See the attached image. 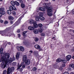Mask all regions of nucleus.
I'll return each mask as SVG.
<instances>
[{
	"instance_id": "1",
	"label": "nucleus",
	"mask_w": 74,
	"mask_h": 74,
	"mask_svg": "<svg viewBox=\"0 0 74 74\" xmlns=\"http://www.w3.org/2000/svg\"><path fill=\"white\" fill-rule=\"evenodd\" d=\"M10 58V54L8 53H5L3 56L1 57V60L3 62L1 64V67L2 68L4 69L6 65L8 64L9 63H11L12 62V58Z\"/></svg>"
},
{
	"instance_id": "2",
	"label": "nucleus",
	"mask_w": 74,
	"mask_h": 74,
	"mask_svg": "<svg viewBox=\"0 0 74 74\" xmlns=\"http://www.w3.org/2000/svg\"><path fill=\"white\" fill-rule=\"evenodd\" d=\"M48 9L47 10V12L48 13H47V14L48 16H52V13H50L51 12H52V8L50 7H48Z\"/></svg>"
},
{
	"instance_id": "3",
	"label": "nucleus",
	"mask_w": 74,
	"mask_h": 74,
	"mask_svg": "<svg viewBox=\"0 0 74 74\" xmlns=\"http://www.w3.org/2000/svg\"><path fill=\"white\" fill-rule=\"evenodd\" d=\"M7 29H5V33H4V34H5V33H6V34H7V36H8L10 35L11 36V35H12V36H15V35L13 33H12V32H7Z\"/></svg>"
},
{
	"instance_id": "4",
	"label": "nucleus",
	"mask_w": 74,
	"mask_h": 74,
	"mask_svg": "<svg viewBox=\"0 0 74 74\" xmlns=\"http://www.w3.org/2000/svg\"><path fill=\"white\" fill-rule=\"evenodd\" d=\"M14 70V67H12L10 68H8V69L7 74H10Z\"/></svg>"
},
{
	"instance_id": "5",
	"label": "nucleus",
	"mask_w": 74,
	"mask_h": 74,
	"mask_svg": "<svg viewBox=\"0 0 74 74\" xmlns=\"http://www.w3.org/2000/svg\"><path fill=\"white\" fill-rule=\"evenodd\" d=\"M5 8H0V12L2 13V15H5V12L4 11Z\"/></svg>"
},
{
	"instance_id": "6",
	"label": "nucleus",
	"mask_w": 74,
	"mask_h": 74,
	"mask_svg": "<svg viewBox=\"0 0 74 74\" xmlns=\"http://www.w3.org/2000/svg\"><path fill=\"white\" fill-rule=\"evenodd\" d=\"M10 10V11H13V10H14V11H16V9L14 6H10L9 7Z\"/></svg>"
},
{
	"instance_id": "7",
	"label": "nucleus",
	"mask_w": 74,
	"mask_h": 74,
	"mask_svg": "<svg viewBox=\"0 0 74 74\" xmlns=\"http://www.w3.org/2000/svg\"><path fill=\"white\" fill-rule=\"evenodd\" d=\"M5 30H4L2 31H0V34H1V36H7V34H6V33H5Z\"/></svg>"
},
{
	"instance_id": "8",
	"label": "nucleus",
	"mask_w": 74,
	"mask_h": 74,
	"mask_svg": "<svg viewBox=\"0 0 74 74\" xmlns=\"http://www.w3.org/2000/svg\"><path fill=\"white\" fill-rule=\"evenodd\" d=\"M22 66L23 68H25V64L24 62H22L20 65L19 66H18V69H19L20 67H21Z\"/></svg>"
},
{
	"instance_id": "9",
	"label": "nucleus",
	"mask_w": 74,
	"mask_h": 74,
	"mask_svg": "<svg viewBox=\"0 0 74 74\" xmlns=\"http://www.w3.org/2000/svg\"><path fill=\"white\" fill-rule=\"evenodd\" d=\"M24 62H25V63L26 65H29L30 63V60L29 59L25 60Z\"/></svg>"
},
{
	"instance_id": "10",
	"label": "nucleus",
	"mask_w": 74,
	"mask_h": 74,
	"mask_svg": "<svg viewBox=\"0 0 74 74\" xmlns=\"http://www.w3.org/2000/svg\"><path fill=\"white\" fill-rule=\"evenodd\" d=\"M34 27V28H37L38 27V25L37 24V22L36 21H34L33 23Z\"/></svg>"
},
{
	"instance_id": "11",
	"label": "nucleus",
	"mask_w": 74,
	"mask_h": 74,
	"mask_svg": "<svg viewBox=\"0 0 74 74\" xmlns=\"http://www.w3.org/2000/svg\"><path fill=\"white\" fill-rule=\"evenodd\" d=\"M21 53L20 52H18L16 54V59L18 60V59H19V55H20V54Z\"/></svg>"
},
{
	"instance_id": "12",
	"label": "nucleus",
	"mask_w": 74,
	"mask_h": 74,
	"mask_svg": "<svg viewBox=\"0 0 74 74\" xmlns=\"http://www.w3.org/2000/svg\"><path fill=\"white\" fill-rule=\"evenodd\" d=\"M71 57V55H69L67 56L66 57L67 60V61H69V60L70 59Z\"/></svg>"
},
{
	"instance_id": "13",
	"label": "nucleus",
	"mask_w": 74,
	"mask_h": 74,
	"mask_svg": "<svg viewBox=\"0 0 74 74\" xmlns=\"http://www.w3.org/2000/svg\"><path fill=\"white\" fill-rule=\"evenodd\" d=\"M26 59H27V56L25 55L23 56V61L24 62V61H25V60H26Z\"/></svg>"
},
{
	"instance_id": "14",
	"label": "nucleus",
	"mask_w": 74,
	"mask_h": 74,
	"mask_svg": "<svg viewBox=\"0 0 74 74\" xmlns=\"http://www.w3.org/2000/svg\"><path fill=\"white\" fill-rule=\"evenodd\" d=\"M35 17H36L35 20L36 21H39V16L38 15L34 16Z\"/></svg>"
},
{
	"instance_id": "15",
	"label": "nucleus",
	"mask_w": 74,
	"mask_h": 74,
	"mask_svg": "<svg viewBox=\"0 0 74 74\" xmlns=\"http://www.w3.org/2000/svg\"><path fill=\"white\" fill-rule=\"evenodd\" d=\"M35 47L37 49H40L41 48V47L38 45H36L35 46Z\"/></svg>"
},
{
	"instance_id": "16",
	"label": "nucleus",
	"mask_w": 74,
	"mask_h": 74,
	"mask_svg": "<svg viewBox=\"0 0 74 74\" xmlns=\"http://www.w3.org/2000/svg\"><path fill=\"white\" fill-rule=\"evenodd\" d=\"M51 5V3H44L43 5H44L46 6H49V5Z\"/></svg>"
},
{
	"instance_id": "17",
	"label": "nucleus",
	"mask_w": 74,
	"mask_h": 74,
	"mask_svg": "<svg viewBox=\"0 0 74 74\" xmlns=\"http://www.w3.org/2000/svg\"><path fill=\"white\" fill-rule=\"evenodd\" d=\"M28 29L29 30H34V27L32 26H29L28 27Z\"/></svg>"
},
{
	"instance_id": "18",
	"label": "nucleus",
	"mask_w": 74,
	"mask_h": 74,
	"mask_svg": "<svg viewBox=\"0 0 74 74\" xmlns=\"http://www.w3.org/2000/svg\"><path fill=\"white\" fill-rule=\"evenodd\" d=\"M20 22H21V19H20V18H19V19L17 21H16L15 23V24H16L17 25H18L19 23H20Z\"/></svg>"
},
{
	"instance_id": "19",
	"label": "nucleus",
	"mask_w": 74,
	"mask_h": 74,
	"mask_svg": "<svg viewBox=\"0 0 74 74\" xmlns=\"http://www.w3.org/2000/svg\"><path fill=\"white\" fill-rule=\"evenodd\" d=\"M34 20L33 19H31L29 20V23L31 24V25L32 24H33V23H34Z\"/></svg>"
},
{
	"instance_id": "20",
	"label": "nucleus",
	"mask_w": 74,
	"mask_h": 74,
	"mask_svg": "<svg viewBox=\"0 0 74 74\" xmlns=\"http://www.w3.org/2000/svg\"><path fill=\"white\" fill-rule=\"evenodd\" d=\"M20 50L22 51L23 52V51H25V49H24V48L22 47V46H20Z\"/></svg>"
},
{
	"instance_id": "21",
	"label": "nucleus",
	"mask_w": 74,
	"mask_h": 74,
	"mask_svg": "<svg viewBox=\"0 0 74 74\" xmlns=\"http://www.w3.org/2000/svg\"><path fill=\"white\" fill-rule=\"evenodd\" d=\"M39 10L40 11H45V9L43 8H39Z\"/></svg>"
},
{
	"instance_id": "22",
	"label": "nucleus",
	"mask_w": 74,
	"mask_h": 74,
	"mask_svg": "<svg viewBox=\"0 0 74 74\" xmlns=\"http://www.w3.org/2000/svg\"><path fill=\"white\" fill-rule=\"evenodd\" d=\"M11 4L12 5V6H14L15 5V1L14 2L13 1H11Z\"/></svg>"
},
{
	"instance_id": "23",
	"label": "nucleus",
	"mask_w": 74,
	"mask_h": 74,
	"mask_svg": "<svg viewBox=\"0 0 74 74\" xmlns=\"http://www.w3.org/2000/svg\"><path fill=\"white\" fill-rule=\"evenodd\" d=\"M62 62L64 63H67V60L65 59H64L61 60Z\"/></svg>"
},
{
	"instance_id": "24",
	"label": "nucleus",
	"mask_w": 74,
	"mask_h": 74,
	"mask_svg": "<svg viewBox=\"0 0 74 74\" xmlns=\"http://www.w3.org/2000/svg\"><path fill=\"white\" fill-rule=\"evenodd\" d=\"M10 21H12L14 19V18L12 16H9L8 17Z\"/></svg>"
},
{
	"instance_id": "25",
	"label": "nucleus",
	"mask_w": 74,
	"mask_h": 74,
	"mask_svg": "<svg viewBox=\"0 0 74 74\" xmlns=\"http://www.w3.org/2000/svg\"><path fill=\"white\" fill-rule=\"evenodd\" d=\"M44 30V29L42 28H41L40 29H38V30L40 33H42V30Z\"/></svg>"
},
{
	"instance_id": "26",
	"label": "nucleus",
	"mask_w": 74,
	"mask_h": 74,
	"mask_svg": "<svg viewBox=\"0 0 74 74\" xmlns=\"http://www.w3.org/2000/svg\"><path fill=\"white\" fill-rule=\"evenodd\" d=\"M34 32L35 34H38V31L37 29H36L34 31Z\"/></svg>"
},
{
	"instance_id": "27",
	"label": "nucleus",
	"mask_w": 74,
	"mask_h": 74,
	"mask_svg": "<svg viewBox=\"0 0 74 74\" xmlns=\"http://www.w3.org/2000/svg\"><path fill=\"white\" fill-rule=\"evenodd\" d=\"M21 8H25V4H24L23 3H22L21 4Z\"/></svg>"
},
{
	"instance_id": "28",
	"label": "nucleus",
	"mask_w": 74,
	"mask_h": 74,
	"mask_svg": "<svg viewBox=\"0 0 74 74\" xmlns=\"http://www.w3.org/2000/svg\"><path fill=\"white\" fill-rule=\"evenodd\" d=\"M11 11L10 10H8L7 11V13L9 15H10V14H11Z\"/></svg>"
},
{
	"instance_id": "29",
	"label": "nucleus",
	"mask_w": 74,
	"mask_h": 74,
	"mask_svg": "<svg viewBox=\"0 0 74 74\" xmlns=\"http://www.w3.org/2000/svg\"><path fill=\"white\" fill-rule=\"evenodd\" d=\"M39 18L41 21H44V19H45L44 17L42 16H40V17Z\"/></svg>"
},
{
	"instance_id": "30",
	"label": "nucleus",
	"mask_w": 74,
	"mask_h": 74,
	"mask_svg": "<svg viewBox=\"0 0 74 74\" xmlns=\"http://www.w3.org/2000/svg\"><path fill=\"white\" fill-rule=\"evenodd\" d=\"M56 62H62V60L60 58H58L56 60Z\"/></svg>"
},
{
	"instance_id": "31",
	"label": "nucleus",
	"mask_w": 74,
	"mask_h": 74,
	"mask_svg": "<svg viewBox=\"0 0 74 74\" xmlns=\"http://www.w3.org/2000/svg\"><path fill=\"white\" fill-rule=\"evenodd\" d=\"M16 5L17 6H19V3L17 2L16 1H15V5Z\"/></svg>"
},
{
	"instance_id": "32",
	"label": "nucleus",
	"mask_w": 74,
	"mask_h": 74,
	"mask_svg": "<svg viewBox=\"0 0 74 74\" xmlns=\"http://www.w3.org/2000/svg\"><path fill=\"white\" fill-rule=\"evenodd\" d=\"M39 15L40 16H43V15H44L43 14V13H42V12H39L38 13Z\"/></svg>"
},
{
	"instance_id": "33",
	"label": "nucleus",
	"mask_w": 74,
	"mask_h": 74,
	"mask_svg": "<svg viewBox=\"0 0 74 74\" xmlns=\"http://www.w3.org/2000/svg\"><path fill=\"white\" fill-rule=\"evenodd\" d=\"M69 67H71L73 69H74V64H71L69 65Z\"/></svg>"
},
{
	"instance_id": "34",
	"label": "nucleus",
	"mask_w": 74,
	"mask_h": 74,
	"mask_svg": "<svg viewBox=\"0 0 74 74\" xmlns=\"http://www.w3.org/2000/svg\"><path fill=\"white\" fill-rule=\"evenodd\" d=\"M38 26L39 27H41L42 26V24H38Z\"/></svg>"
},
{
	"instance_id": "35",
	"label": "nucleus",
	"mask_w": 74,
	"mask_h": 74,
	"mask_svg": "<svg viewBox=\"0 0 74 74\" xmlns=\"http://www.w3.org/2000/svg\"><path fill=\"white\" fill-rule=\"evenodd\" d=\"M3 51V49L1 48L0 49V53H2Z\"/></svg>"
},
{
	"instance_id": "36",
	"label": "nucleus",
	"mask_w": 74,
	"mask_h": 74,
	"mask_svg": "<svg viewBox=\"0 0 74 74\" xmlns=\"http://www.w3.org/2000/svg\"><path fill=\"white\" fill-rule=\"evenodd\" d=\"M68 71H70L71 70V67H70L67 69Z\"/></svg>"
},
{
	"instance_id": "37",
	"label": "nucleus",
	"mask_w": 74,
	"mask_h": 74,
	"mask_svg": "<svg viewBox=\"0 0 74 74\" xmlns=\"http://www.w3.org/2000/svg\"><path fill=\"white\" fill-rule=\"evenodd\" d=\"M26 33H27V31H24L23 32V36H26V35H25V34H26Z\"/></svg>"
},
{
	"instance_id": "38",
	"label": "nucleus",
	"mask_w": 74,
	"mask_h": 74,
	"mask_svg": "<svg viewBox=\"0 0 74 74\" xmlns=\"http://www.w3.org/2000/svg\"><path fill=\"white\" fill-rule=\"evenodd\" d=\"M18 69H19V71H22V70H23V68H19V69H18V68H17V70H18Z\"/></svg>"
},
{
	"instance_id": "39",
	"label": "nucleus",
	"mask_w": 74,
	"mask_h": 74,
	"mask_svg": "<svg viewBox=\"0 0 74 74\" xmlns=\"http://www.w3.org/2000/svg\"><path fill=\"white\" fill-rule=\"evenodd\" d=\"M34 40L36 42L38 41V38H35Z\"/></svg>"
},
{
	"instance_id": "40",
	"label": "nucleus",
	"mask_w": 74,
	"mask_h": 74,
	"mask_svg": "<svg viewBox=\"0 0 74 74\" xmlns=\"http://www.w3.org/2000/svg\"><path fill=\"white\" fill-rule=\"evenodd\" d=\"M4 23L5 25H7V24H8V22L7 21H5L4 22Z\"/></svg>"
},
{
	"instance_id": "41",
	"label": "nucleus",
	"mask_w": 74,
	"mask_h": 74,
	"mask_svg": "<svg viewBox=\"0 0 74 74\" xmlns=\"http://www.w3.org/2000/svg\"><path fill=\"white\" fill-rule=\"evenodd\" d=\"M33 71H36V70H37V68L36 67H34L33 69Z\"/></svg>"
},
{
	"instance_id": "42",
	"label": "nucleus",
	"mask_w": 74,
	"mask_h": 74,
	"mask_svg": "<svg viewBox=\"0 0 74 74\" xmlns=\"http://www.w3.org/2000/svg\"><path fill=\"white\" fill-rule=\"evenodd\" d=\"M12 14L14 15H16V12L15 11H13L12 12Z\"/></svg>"
},
{
	"instance_id": "43",
	"label": "nucleus",
	"mask_w": 74,
	"mask_h": 74,
	"mask_svg": "<svg viewBox=\"0 0 74 74\" xmlns=\"http://www.w3.org/2000/svg\"><path fill=\"white\" fill-rule=\"evenodd\" d=\"M42 36H45V34L44 33H42L41 34Z\"/></svg>"
},
{
	"instance_id": "44",
	"label": "nucleus",
	"mask_w": 74,
	"mask_h": 74,
	"mask_svg": "<svg viewBox=\"0 0 74 74\" xmlns=\"http://www.w3.org/2000/svg\"><path fill=\"white\" fill-rule=\"evenodd\" d=\"M58 69L60 71L62 70H63V68H62V67H60L58 68Z\"/></svg>"
},
{
	"instance_id": "45",
	"label": "nucleus",
	"mask_w": 74,
	"mask_h": 74,
	"mask_svg": "<svg viewBox=\"0 0 74 74\" xmlns=\"http://www.w3.org/2000/svg\"><path fill=\"white\" fill-rule=\"evenodd\" d=\"M7 73V71L5 70L3 71V74H5Z\"/></svg>"
},
{
	"instance_id": "46",
	"label": "nucleus",
	"mask_w": 74,
	"mask_h": 74,
	"mask_svg": "<svg viewBox=\"0 0 74 74\" xmlns=\"http://www.w3.org/2000/svg\"><path fill=\"white\" fill-rule=\"evenodd\" d=\"M65 66V64H62V65L61 67H64Z\"/></svg>"
},
{
	"instance_id": "47",
	"label": "nucleus",
	"mask_w": 74,
	"mask_h": 74,
	"mask_svg": "<svg viewBox=\"0 0 74 74\" xmlns=\"http://www.w3.org/2000/svg\"><path fill=\"white\" fill-rule=\"evenodd\" d=\"M19 2L20 3H23V2L22 1V0H20L19 1Z\"/></svg>"
},
{
	"instance_id": "48",
	"label": "nucleus",
	"mask_w": 74,
	"mask_h": 74,
	"mask_svg": "<svg viewBox=\"0 0 74 74\" xmlns=\"http://www.w3.org/2000/svg\"><path fill=\"white\" fill-rule=\"evenodd\" d=\"M72 14H74V9L72 11Z\"/></svg>"
},
{
	"instance_id": "49",
	"label": "nucleus",
	"mask_w": 74,
	"mask_h": 74,
	"mask_svg": "<svg viewBox=\"0 0 74 74\" xmlns=\"http://www.w3.org/2000/svg\"><path fill=\"white\" fill-rule=\"evenodd\" d=\"M0 22H1V23H3L4 21L2 20H0Z\"/></svg>"
},
{
	"instance_id": "50",
	"label": "nucleus",
	"mask_w": 74,
	"mask_h": 74,
	"mask_svg": "<svg viewBox=\"0 0 74 74\" xmlns=\"http://www.w3.org/2000/svg\"><path fill=\"white\" fill-rule=\"evenodd\" d=\"M16 63L15 62H13L12 63L13 65H16Z\"/></svg>"
},
{
	"instance_id": "51",
	"label": "nucleus",
	"mask_w": 74,
	"mask_h": 74,
	"mask_svg": "<svg viewBox=\"0 0 74 74\" xmlns=\"http://www.w3.org/2000/svg\"><path fill=\"white\" fill-rule=\"evenodd\" d=\"M13 23L14 22H13L12 21H10V23L11 24H13Z\"/></svg>"
},
{
	"instance_id": "52",
	"label": "nucleus",
	"mask_w": 74,
	"mask_h": 74,
	"mask_svg": "<svg viewBox=\"0 0 74 74\" xmlns=\"http://www.w3.org/2000/svg\"><path fill=\"white\" fill-rule=\"evenodd\" d=\"M2 15H3L2 13L0 12V17H1L2 16Z\"/></svg>"
},
{
	"instance_id": "53",
	"label": "nucleus",
	"mask_w": 74,
	"mask_h": 74,
	"mask_svg": "<svg viewBox=\"0 0 74 74\" xmlns=\"http://www.w3.org/2000/svg\"><path fill=\"white\" fill-rule=\"evenodd\" d=\"M33 15H34V16H36V15H37L38 16V15H37V14H35V13H34Z\"/></svg>"
},
{
	"instance_id": "54",
	"label": "nucleus",
	"mask_w": 74,
	"mask_h": 74,
	"mask_svg": "<svg viewBox=\"0 0 74 74\" xmlns=\"http://www.w3.org/2000/svg\"><path fill=\"white\" fill-rule=\"evenodd\" d=\"M63 74H69V73L68 72H65Z\"/></svg>"
},
{
	"instance_id": "55",
	"label": "nucleus",
	"mask_w": 74,
	"mask_h": 74,
	"mask_svg": "<svg viewBox=\"0 0 74 74\" xmlns=\"http://www.w3.org/2000/svg\"><path fill=\"white\" fill-rule=\"evenodd\" d=\"M21 37V35H20V34H18V38H19V37Z\"/></svg>"
},
{
	"instance_id": "56",
	"label": "nucleus",
	"mask_w": 74,
	"mask_h": 74,
	"mask_svg": "<svg viewBox=\"0 0 74 74\" xmlns=\"http://www.w3.org/2000/svg\"><path fill=\"white\" fill-rule=\"evenodd\" d=\"M20 32V29H18L17 31V33H19Z\"/></svg>"
},
{
	"instance_id": "57",
	"label": "nucleus",
	"mask_w": 74,
	"mask_h": 74,
	"mask_svg": "<svg viewBox=\"0 0 74 74\" xmlns=\"http://www.w3.org/2000/svg\"><path fill=\"white\" fill-rule=\"evenodd\" d=\"M8 45H11V42H8Z\"/></svg>"
},
{
	"instance_id": "58",
	"label": "nucleus",
	"mask_w": 74,
	"mask_h": 74,
	"mask_svg": "<svg viewBox=\"0 0 74 74\" xmlns=\"http://www.w3.org/2000/svg\"><path fill=\"white\" fill-rule=\"evenodd\" d=\"M70 74H74V72H71L70 73Z\"/></svg>"
},
{
	"instance_id": "59",
	"label": "nucleus",
	"mask_w": 74,
	"mask_h": 74,
	"mask_svg": "<svg viewBox=\"0 0 74 74\" xmlns=\"http://www.w3.org/2000/svg\"><path fill=\"white\" fill-rule=\"evenodd\" d=\"M42 50L41 49H39V51H42Z\"/></svg>"
},
{
	"instance_id": "60",
	"label": "nucleus",
	"mask_w": 74,
	"mask_h": 74,
	"mask_svg": "<svg viewBox=\"0 0 74 74\" xmlns=\"http://www.w3.org/2000/svg\"><path fill=\"white\" fill-rule=\"evenodd\" d=\"M55 69H57V65H56L54 66Z\"/></svg>"
},
{
	"instance_id": "61",
	"label": "nucleus",
	"mask_w": 74,
	"mask_h": 74,
	"mask_svg": "<svg viewBox=\"0 0 74 74\" xmlns=\"http://www.w3.org/2000/svg\"><path fill=\"white\" fill-rule=\"evenodd\" d=\"M27 68L28 69H30V66H29L27 67Z\"/></svg>"
},
{
	"instance_id": "62",
	"label": "nucleus",
	"mask_w": 74,
	"mask_h": 74,
	"mask_svg": "<svg viewBox=\"0 0 74 74\" xmlns=\"http://www.w3.org/2000/svg\"><path fill=\"white\" fill-rule=\"evenodd\" d=\"M52 39H54V40H55V37H53L52 38Z\"/></svg>"
},
{
	"instance_id": "63",
	"label": "nucleus",
	"mask_w": 74,
	"mask_h": 74,
	"mask_svg": "<svg viewBox=\"0 0 74 74\" xmlns=\"http://www.w3.org/2000/svg\"><path fill=\"white\" fill-rule=\"evenodd\" d=\"M29 52H31V53H33V51H29Z\"/></svg>"
},
{
	"instance_id": "64",
	"label": "nucleus",
	"mask_w": 74,
	"mask_h": 74,
	"mask_svg": "<svg viewBox=\"0 0 74 74\" xmlns=\"http://www.w3.org/2000/svg\"><path fill=\"white\" fill-rule=\"evenodd\" d=\"M73 59H74V56L72 57Z\"/></svg>"
}]
</instances>
